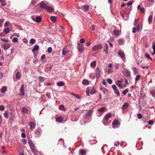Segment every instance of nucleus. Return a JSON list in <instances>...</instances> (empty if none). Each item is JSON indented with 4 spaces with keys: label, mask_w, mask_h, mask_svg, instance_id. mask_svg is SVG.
Masks as SVG:
<instances>
[{
    "label": "nucleus",
    "mask_w": 155,
    "mask_h": 155,
    "mask_svg": "<svg viewBox=\"0 0 155 155\" xmlns=\"http://www.w3.org/2000/svg\"><path fill=\"white\" fill-rule=\"evenodd\" d=\"M42 130L41 128H38L35 130V134L37 137H38L40 136Z\"/></svg>",
    "instance_id": "nucleus-12"
},
{
    "label": "nucleus",
    "mask_w": 155,
    "mask_h": 155,
    "mask_svg": "<svg viewBox=\"0 0 155 155\" xmlns=\"http://www.w3.org/2000/svg\"><path fill=\"white\" fill-rule=\"evenodd\" d=\"M21 137L23 138H25L26 137V134L24 133H22L21 134Z\"/></svg>",
    "instance_id": "nucleus-64"
},
{
    "label": "nucleus",
    "mask_w": 155,
    "mask_h": 155,
    "mask_svg": "<svg viewBox=\"0 0 155 155\" xmlns=\"http://www.w3.org/2000/svg\"><path fill=\"white\" fill-rule=\"evenodd\" d=\"M0 2L1 5L3 6H4L6 4L5 0H0Z\"/></svg>",
    "instance_id": "nucleus-33"
},
{
    "label": "nucleus",
    "mask_w": 155,
    "mask_h": 155,
    "mask_svg": "<svg viewBox=\"0 0 155 155\" xmlns=\"http://www.w3.org/2000/svg\"><path fill=\"white\" fill-rule=\"evenodd\" d=\"M140 75H138L136 76V77L135 79V81H138L140 78Z\"/></svg>",
    "instance_id": "nucleus-53"
},
{
    "label": "nucleus",
    "mask_w": 155,
    "mask_h": 155,
    "mask_svg": "<svg viewBox=\"0 0 155 155\" xmlns=\"http://www.w3.org/2000/svg\"><path fill=\"white\" fill-rule=\"evenodd\" d=\"M105 107H102L99 109V111L100 112H102L105 110Z\"/></svg>",
    "instance_id": "nucleus-48"
},
{
    "label": "nucleus",
    "mask_w": 155,
    "mask_h": 155,
    "mask_svg": "<svg viewBox=\"0 0 155 155\" xmlns=\"http://www.w3.org/2000/svg\"><path fill=\"white\" fill-rule=\"evenodd\" d=\"M72 47V45L70 44L67 45L63 49L62 54L63 55H66L69 52Z\"/></svg>",
    "instance_id": "nucleus-2"
},
{
    "label": "nucleus",
    "mask_w": 155,
    "mask_h": 155,
    "mask_svg": "<svg viewBox=\"0 0 155 155\" xmlns=\"http://www.w3.org/2000/svg\"><path fill=\"white\" fill-rule=\"evenodd\" d=\"M39 49V46L38 45H35L34 46L32 50V51L33 52L34 51H37Z\"/></svg>",
    "instance_id": "nucleus-22"
},
{
    "label": "nucleus",
    "mask_w": 155,
    "mask_h": 155,
    "mask_svg": "<svg viewBox=\"0 0 155 155\" xmlns=\"http://www.w3.org/2000/svg\"><path fill=\"white\" fill-rule=\"evenodd\" d=\"M142 115L140 113H139L137 114V117L138 119H141L142 118Z\"/></svg>",
    "instance_id": "nucleus-59"
},
{
    "label": "nucleus",
    "mask_w": 155,
    "mask_h": 155,
    "mask_svg": "<svg viewBox=\"0 0 155 155\" xmlns=\"http://www.w3.org/2000/svg\"><path fill=\"white\" fill-rule=\"evenodd\" d=\"M29 124L30 126V129L31 130H32L35 128V123L32 122H31L29 123Z\"/></svg>",
    "instance_id": "nucleus-15"
},
{
    "label": "nucleus",
    "mask_w": 155,
    "mask_h": 155,
    "mask_svg": "<svg viewBox=\"0 0 155 155\" xmlns=\"http://www.w3.org/2000/svg\"><path fill=\"white\" fill-rule=\"evenodd\" d=\"M118 43L119 45H122L124 43V40L123 39L121 38L118 40Z\"/></svg>",
    "instance_id": "nucleus-30"
},
{
    "label": "nucleus",
    "mask_w": 155,
    "mask_h": 155,
    "mask_svg": "<svg viewBox=\"0 0 155 155\" xmlns=\"http://www.w3.org/2000/svg\"><path fill=\"white\" fill-rule=\"evenodd\" d=\"M150 94L155 98V89L150 91Z\"/></svg>",
    "instance_id": "nucleus-34"
},
{
    "label": "nucleus",
    "mask_w": 155,
    "mask_h": 155,
    "mask_svg": "<svg viewBox=\"0 0 155 155\" xmlns=\"http://www.w3.org/2000/svg\"><path fill=\"white\" fill-rule=\"evenodd\" d=\"M154 124V121L153 120H150L148 122V124L149 125H153Z\"/></svg>",
    "instance_id": "nucleus-56"
},
{
    "label": "nucleus",
    "mask_w": 155,
    "mask_h": 155,
    "mask_svg": "<svg viewBox=\"0 0 155 155\" xmlns=\"http://www.w3.org/2000/svg\"><path fill=\"white\" fill-rule=\"evenodd\" d=\"M142 29V26H140L139 24H137V28L134 27L133 29L132 32L133 33H135L136 31L137 32H139L140 30Z\"/></svg>",
    "instance_id": "nucleus-6"
},
{
    "label": "nucleus",
    "mask_w": 155,
    "mask_h": 155,
    "mask_svg": "<svg viewBox=\"0 0 155 155\" xmlns=\"http://www.w3.org/2000/svg\"><path fill=\"white\" fill-rule=\"evenodd\" d=\"M104 51L107 54L108 53V44L107 43H105L104 44Z\"/></svg>",
    "instance_id": "nucleus-14"
},
{
    "label": "nucleus",
    "mask_w": 155,
    "mask_h": 155,
    "mask_svg": "<svg viewBox=\"0 0 155 155\" xmlns=\"http://www.w3.org/2000/svg\"><path fill=\"white\" fill-rule=\"evenodd\" d=\"M5 107L4 106L1 105H0V110L3 111L4 110Z\"/></svg>",
    "instance_id": "nucleus-57"
},
{
    "label": "nucleus",
    "mask_w": 155,
    "mask_h": 155,
    "mask_svg": "<svg viewBox=\"0 0 155 155\" xmlns=\"http://www.w3.org/2000/svg\"><path fill=\"white\" fill-rule=\"evenodd\" d=\"M107 83L110 84H112V80L110 78L107 79Z\"/></svg>",
    "instance_id": "nucleus-52"
},
{
    "label": "nucleus",
    "mask_w": 155,
    "mask_h": 155,
    "mask_svg": "<svg viewBox=\"0 0 155 155\" xmlns=\"http://www.w3.org/2000/svg\"><path fill=\"white\" fill-rule=\"evenodd\" d=\"M40 7L41 8L46 9L48 5L44 2H42L40 3Z\"/></svg>",
    "instance_id": "nucleus-13"
},
{
    "label": "nucleus",
    "mask_w": 155,
    "mask_h": 155,
    "mask_svg": "<svg viewBox=\"0 0 155 155\" xmlns=\"http://www.w3.org/2000/svg\"><path fill=\"white\" fill-rule=\"evenodd\" d=\"M96 63L95 61H92L90 64L91 66L93 68H94L96 66Z\"/></svg>",
    "instance_id": "nucleus-44"
},
{
    "label": "nucleus",
    "mask_w": 155,
    "mask_h": 155,
    "mask_svg": "<svg viewBox=\"0 0 155 155\" xmlns=\"http://www.w3.org/2000/svg\"><path fill=\"white\" fill-rule=\"evenodd\" d=\"M10 31V29L8 28H5L4 29L3 31L6 33H8Z\"/></svg>",
    "instance_id": "nucleus-47"
},
{
    "label": "nucleus",
    "mask_w": 155,
    "mask_h": 155,
    "mask_svg": "<svg viewBox=\"0 0 155 155\" xmlns=\"http://www.w3.org/2000/svg\"><path fill=\"white\" fill-rule=\"evenodd\" d=\"M82 83L83 84L87 85L89 84V82L88 80L84 79L82 81Z\"/></svg>",
    "instance_id": "nucleus-39"
},
{
    "label": "nucleus",
    "mask_w": 155,
    "mask_h": 155,
    "mask_svg": "<svg viewBox=\"0 0 155 155\" xmlns=\"http://www.w3.org/2000/svg\"><path fill=\"white\" fill-rule=\"evenodd\" d=\"M102 46L101 44H99L94 46L92 48V51H95L101 49L102 48Z\"/></svg>",
    "instance_id": "nucleus-5"
},
{
    "label": "nucleus",
    "mask_w": 155,
    "mask_h": 155,
    "mask_svg": "<svg viewBox=\"0 0 155 155\" xmlns=\"http://www.w3.org/2000/svg\"><path fill=\"white\" fill-rule=\"evenodd\" d=\"M24 84H22L21 87L20 89V94L19 95L21 96H23L24 94Z\"/></svg>",
    "instance_id": "nucleus-11"
},
{
    "label": "nucleus",
    "mask_w": 155,
    "mask_h": 155,
    "mask_svg": "<svg viewBox=\"0 0 155 155\" xmlns=\"http://www.w3.org/2000/svg\"><path fill=\"white\" fill-rule=\"evenodd\" d=\"M52 48L51 47H49L47 49V52L48 53H51L52 51Z\"/></svg>",
    "instance_id": "nucleus-54"
},
{
    "label": "nucleus",
    "mask_w": 155,
    "mask_h": 155,
    "mask_svg": "<svg viewBox=\"0 0 155 155\" xmlns=\"http://www.w3.org/2000/svg\"><path fill=\"white\" fill-rule=\"evenodd\" d=\"M123 72L124 75L127 77H130L131 75L130 72L128 69L124 70Z\"/></svg>",
    "instance_id": "nucleus-7"
},
{
    "label": "nucleus",
    "mask_w": 155,
    "mask_h": 155,
    "mask_svg": "<svg viewBox=\"0 0 155 155\" xmlns=\"http://www.w3.org/2000/svg\"><path fill=\"white\" fill-rule=\"evenodd\" d=\"M35 42V40L34 38H31L30 40V43L31 44H33Z\"/></svg>",
    "instance_id": "nucleus-49"
},
{
    "label": "nucleus",
    "mask_w": 155,
    "mask_h": 155,
    "mask_svg": "<svg viewBox=\"0 0 155 155\" xmlns=\"http://www.w3.org/2000/svg\"><path fill=\"white\" fill-rule=\"evenodd\" d=\"M55 120L56 121L60 123H62L63 120V118L61 116L56 118Z\"/></svg>",
    "instance_id": "nucleus-16"
},
{
    "label": "nucleus",
    "mask_w": 155,
    "mask_h": 155,
    "mask_svg": "<svg viewBox=\"0 0 155 155\" xmlns=\"http://www.w3.org/2000/svg\"><path fill=\"white\" fill-rule=\"evenodd\" d=\"M82 8L84 11L86 12L88 11L89 8V7L88 5H86L83 6Z\"/></svg>",
    "instance_id": "nucleus-25"
},
{
    "label": "nucleus",
    "mask_w": 155,
    "mask_h": 155,
    "mask_svg": "<svg viewBox=\"0 0 155 155\" xmlns=\"http://www.w3.org/2000/svg\"><path fill=\"white\" fill-rule=\"evenodd\" d=\"M93 111V110H89L86 114L85 116L87 117H90L92 115Z\"/></svg>",
    "instance_id": "nucleus-23"
},
{
    "label": "nucleus",
    "mask_w": 155,
    "mask_h": 155,
    "mask_svg": "<svg viewBox=\"0 0 155 155\" xmlns=\"http://www.w3.org/2000/svg\"><path fill=\"white\" fill-rule=\"evenodd\" d=\"M115 83L120 88H123V84L120 83H119L118 81H116L115 82Z\"/></svg>",
    "instance_id": "nucleus-26"
},
{
    "label": "nucleus",
    "mask_w": 155,
    "mask_h": 155,
    "mask_svg": "<svg viewBox=\"0 0 155 155\" xmlns=\"http://www.w3.org/2000/svg\"><path fill=\"white\" fill-rule=\"evenodd\" d=\"M118 55L124 61L126 58V56L124 53L121 51H120L118 52Z\"/></svg>",
    "instance_id": "nucleus-4"
},
{
    "label": "nucleus",
    "mask_w": 155,
    "mask_h": 155,
    "mask_svg": "<svg viewBox=\"0 0 155 155\" xmlns=\"http://www.w3.org/2000/svg\"><path fill=\"white\" fill-rule=\"evenodd\" d=\"M2 40L3 42H8L9 41L8 39H6L4 38H2Z\"/></svg>",
    "instance_id": "nucleus-62"
},
{
    "label": "nucleus",
    "mask_w": 155,
    "mask_h": 155,
    "mask_svg": "<svg viewBox=\"0 0 155 155\" xmlns=\"http://www.w3.org/2000/svg\"><path fill=\"white\" fill-rule=\"evenodd\" d=\"M65 83L63 81H60L57 83V85L58 86H62L64 85Z\"/></svg>",
    "instance_id": "nucleus-29"
},
{
    "label": "nucleus",
    "mask_w": 155,
    "mask_h": 155,
    "mask_svg": "<svg viewBox=\"0 0 155 155\" xmlns=\"http://www.w3.org/2000/svg\"><path fill=\"white\" fill-rule=\"evenodd\" d=\"M95 89L94 87H93L90 91V94H93L95 93Z\"/></svg>",
    "instance_id": "nucleus-46"
},
{
    "label": "nucleus",
    "mask_w": 155,
    "mask_h": 155,
    "mask_svg": "<svg viewBox=\"0 0 155 155\" xmlns=\"http://www.w3.org/2000/svg\"><path fill=\"white\" fill-rule=\"evenodd\" d=\"M86 153L85 150L81 149L79 150V155H86Z\"/></svg>",
    "instance_id": "nucleus-17"
},
{
    "label": "nucleus",
    "mask_w": 155,
    "mask_h": 155,
    "mask_svg": "<svg viewBox=\"0 0 155 155\" xmlns=\"http://www.w3.org/2000/svg\"><path fill=\"white\" fill-rule=\"evenodd\" d=\"M59 109L61 110L65 111L66 109L64 108V106L63 105H61L59 106Z\"/></svg>",
    "instance_id": "nucleus-42"
},
{
    "label": "nucleus",
    "mask_w": 155,
    "mask_h": 155,
    "mask_svg": "<svg viewBox=\"0 0 155 155\" xmlns=\"http://www.w3.org/2000/svg\"><path fill=\"white\" fill-rule=\"evenodd\" d=\"M145 57L148 59H150L151 60H152V58L150 57L149 54L148 53H146L145 54Z\"/></svg>",
    "instance_id": "nucleus-50"
},
{
    "label": "nucleus",
    "mask_w": 155,
    "mask_h": 155,
    "mask_svg": "<svg viewBox=\"0 0 155 155\" xmlns=\"http://www.w3.org/2000/svg\"><path fill=\"white\" fill-rule=\"evenodd\" d=\"M2 45L4 46V48L5 50L8 49L10 46V44L9 43H5L3 44Z\"/></svg>",
    "instance_id": "nucleus-18"
},
{
    "label": "nucleus",
    "mask_w": 155,
    "mask_h": 155,
    "mask_svg": "<svg viewBox=\"0 0 155 155\" xmlns=\"http://www.w3.org/2000/svg\"><path fill=\"white\" fill-rule=\"evenodd\" d=\"M114 34L116 36H118L120 35L119 31L118 30H114L113 31Z\"/></svg>",
    "instance_id": "nucleus-38"
},
{
    "label": "nucleus",
    "mask_w": 155,
    "mask_h": 155,
    "mask_svg": "<svg viewBox=\"0 0 155 155\" xmlns=\"http://www.w3.org/2000/svg\"><path fill=\"white\" fill-rule=\"evenodd\" d=\"M85 42V39L84 38H82L80 39V42L81 44L84 43Z\"/></svg>",
    "instance_id": "nucleus-51"
},
{
    "label": "nucleus",
    "mask_w": 155,
    "mask_h": 155,
    "mask_svg": "<svg viewBox=\"0 0 155 155\" xmlns=\"http://www.w3.org/2000/svg\"><path fill=\"white\" fill-rule=\"evenodd\" d=\"M7 90V87L6 86H3L1 89V91L2 93H5Z\"/></svg>",
    "instance_id": "nucleus-21"
},
{
    "label": "nucleus",
    "mask_w": 155,
    "mask_h": 155,
    "mask_svg": "<svg viewBox=\"0 0 155 155\" xmlns=\"http://www.w3.org/2000/svg\"><path fill=\"white\" fill-rule=\"evenodd\" d=\"M111 114L110 112L105 115L102 121L104 125L107 126L110 124V123L108 122V121L109 118L111 117Z\"/></svg>",
    "instance_id": "nucleus-1"
},
{
    "label": "nucleus",
    "mask_w": 155,
    "mask_h": 155,
    "mask_svg": "<svg viewBox=\"0 0 155 155\" xmlns=\"http://www.w3.org/2000/svg\"><path fill=\"white\" fill-rule=\"evenodd\" d=\"M28 111V110L25 107H23L21 109V111L24 114H27Z\"/></svg>",
    "instance_id": "nucleus-27"
},
{
    "label": "nucleus",
    "mask_w": 155,
    "mask_h": 155,
    "mask_svg": "<svg viewBox=\"0 0 155 155\" xmlns=\"http://www.w3.org/2000/svg\"><path fill=\"white\" fill-rule=\"evenodd\" d=\"M46 10L49 12H52L54 10L53 8L50 6H48V5L47 6V8H46Z\"/></svg>",
    "instance_id": "nucleus-20"
},
{
    "label": "nucleus",
    "mask_w": 155,
    "mask_h": 155,
    "mask_svg": "<svg viewBox=\"0 0 155 155\" xmlns=\"http://www.w3.org/2000/svg\"><path fill=\"white\" fill-rule=\"evenodd\" d=\"M118 123L119 122L117 120H114L112 124L113 126H116L118 125Z\"/></svg>",
    "instance_id": "nucleus-40"
},
{
    "label": "nucleus",
    "mask_w": 155,
    "mask_h": 155,
    "mask_svg": "<svg viewBox=\"0 0 155 155\" xmlns=\"http://www.w3.org/2000/svg\"><path fill=\"white\" fill-rule=\"evenodd\" d=\"M50 19L52 21L55 22H56V18L55 16H52L50 17Z\"/></svg>",
    "instance_id": "nucleus-37"
},
{
    "label": "nucleus",
    "mask_w": 155,
    "mask_h": 155,
    "mask_svg": "<svg viewBox=\"0 0 155 155\" xmlns=\"http://www.w3.org/2000/svg\"><path fill=\"white\" fill-rule=\"evenodd\" d=\"M129 91V90L128 88H126L125 90H123L122 91V93L124 95H126L127 93Z\"/></svg>",
    "instance_id": "nucleus-45"
},
{
    "label": "nucleus",
    "mask_w": 155,
    "mask_h": 155,
    "mask_svg": "<svg viewBox=\"0 0 155 155\" xmlns=\"http://www.w3.org/2000/svg\"><path fill=\"white\" fill-rule=\"evenodd\" d=\"M120 144L119 142L118 141H117L116 143H114V146L116 147H118Z\"/></svg>",
    "instance_id": "nucleus-60"
},
{
    "label": "nucleus",
    "mask_w": 155,
    "mask_h": 155,
    "mask_svg": "<svg viewBox=\"0 0 155 155\" xmlns=\"http://www.w3.org/2000/svg\"><path fill=\"white\" fill-rule=\"evenodd\" d=\"M21 76V74L18 72H17L16 74V78L18 79H19Z\"/></svg>",
    "instance_id": "nucleus-32"
},
{
    "label": "nucleus",
    "mask_w": 155,
    "mask_h": 155,
    "mask_svg": "<svg viewBox=\"0 0 155 155\" xmlns=\"http://www.w3.org/2000/svg\"><path fill=\"white\" fill-rule=\"evenodd\" d=\"M95 73L96 77L98 78L100 77V70L98 68H96L95 70Z\"/></svg>",
    "instance_id": "nucleus-9"
},
{
    "label": "nucleus",
    "mask_w": 155,
    "mask_h": 155,
    "mask_svg": "<svg viewBox=\"0 0 155 155\" xmlns=\"http://www.w3.org/2000/svg\"><path fill=\"white\" fill-rule=\"evenodd\" d=\"M133 1H131L130 2H129L128 3H127V6H130L132 5L133 3Z\"/></svg>",
    "instance_id": "nucleus-63"
},
{
    "label": "nucleus",
    "mask_w": 155,
    "mask_h": 155,
    "mask_svg": "<svg viewBox=\"0 0 155 155\" xmlns=\"http://www.w3.org/2000/svg\"><path fill=\"white\" fill-rule=\"evenodd\" d=\"M112 87L114 91V93L117 95L118 97H119L120 96V92L117 89L116 86L114 84L112 86Z\"/></svg>",
    "instance_id": "nucleus-3"
},
{
    "label": "nucleus",
    "mask_w": 155,
    "mask_h": 155,
    "mask_svg": "<svg viewBox=\"0 0 155 155\" xmlns=\"http://www.w3.org/2000/svg\"><path fill=\"white\" fill-rule=\"evenodd\" d=\"M153 19V16L152 15H150L148 18V21L149 24H150L152 22Z\"/></svg>",
    "instance_id": "nucleus-35"
},
{
    "label": "nucleus",
    "mask_w": 155,
    "mask_h": 155,
    "mask_svg": "<svg viewBox=\"0 0 155 155\" xmlns=\"http://www.w3.org/2000/svg\"><path fill=\"white\" fill-rule=\"evenodd\" d=\"M31 18L33 21L37 23H39L41 21V16H37L35 19L34 18L33 16H32Z\"/></svg>",
    "instance_id": "nucleus-8"
},
{
    "label": "nucleus",
    "mask_w": 155,
    "mask_h": 155,
    "mask_svg": "<svg viewBox=\"0 0 155 155\" xmlns=\"http://www.w3.org/2000/svg\"><path fill=\"white\" fill-rule=\"evenodd\" d=\"M22 143L24 144H26L27 143V140L25 139H22Z\"/></svg>",
    "instance_id": "nucleus-61"
},
{
    "label": "nucleus",
    "mask_w": 155,
    "mask_h": 155,
    "mask_svg": "<svg viewBox=\"0 0 155 155\" xmlns=\"http://www.w3.org/2000/svg\"><path fill=\"white\" fill-rule=\"evenodd\" d=\"M30 146L32 151L35 152L36 151V148L34 143H32Z\"/></svg>",
    "instance_id": "nucleus-19"
},
{
    "label": "nucleus",
    "mask_w": 155,
    "mask_h": 155,
    "mask_svg": "<svg viewBox=\"0 0 155 155\" xmlns=\"http://www.w3.org/2000/svg\"><path fill=\"white\" fill-rule=\"evenodd\" d=\"M153 53L152 54V55H153L155 54V43L153 45Z\"/></svg>",
    "instance_id": "nucleus-58"
},
{
    "label": "nucleus",
    "mask_w": 155,
    "mask_h": 155,
    "mask_svg": "<svg viewBox=\"0 0 155 155\" xmlns=\"http://www.w3.org/2000/svg\"><path fill=\"white\" fill-rule=\"evenodd\" d=\"M138 10H140V11L143 13H144L145 12V10L143 7L141 8V6L140 5H139L137 8Z\"/></svg>",
    "instance_id": "nucleus-24"
},
{
    "label": "nucleus",
    "mask_w": 155,
    "mask_h": 155,
    "mask_svg": "<svg viewBox=\"0 0 155 155\" xmlns=\"http://www.w3.org/2000/svg\"><path fill=\"white\" fill-rule=\"evenodd\" d=\"M129 104L127 103H125L122 106L123 109H125L129 107Z\"/></svg>",
    "instance_id": "nucleus-31"
},
{
    "label": "nucleus",
    "mask_w": 155,
    "mask_h": 155,
    "mask_svg": "<svg viewBox=\"0 0 155 155\" xmlns=\"http://www.w3.org/2000/svg\"><path fill=\"white\" fill-rule=\"evenodd\" d=\"M84 48V47L82 45H81L80 43H78V51L81 54L82 53L83 51Z\"/></svg>",
    "instance_id": "nucleus-10"
},
{
    "label": "nucleus",
    "mask_w": 155,
    "mask_h": 155,
    "mask_svg": "<svg viewBox=\"0 0 155 155\" xmlns=\"http://www.w3.org/2000/svg\"><path fill=\"white\" fill-rule=\"evenodd\" d=\"M8 111L7 110L5 111L4 113V117L7 119L8 118Z\"/></svg>",
    "instance_id": "nucleus-41"
},
{
    "label": "nucleus",
    "mask_w": 155,
    "mask_h": 155,
    "mask_svg": "<svg viewBox=\"0 0 155 155\" xmlns=\"http://www.w3.org/2000/svg\"><path fill=\"white\" fill-rule=\"evenodd\" d=\"M38 79L39 80V82H42L44 81L45 80V78L42 77V76H39L38 77Z\"/></svg>",
    "instance_id": "nucleus-28"
},
{
    "label": "nucleus",
    "mask_w": 155,
    "mask_h": 155,
    "mask_svg": "<svg viewBox=\"0 0 155 155\" xmlns=\"http://www.w3.org/2000/svg\"><path fill=\"white\" fill-rule=\"evenodd\" d=\"M132 69L134 72V74L136 75L138 73L137 69L135 67H133L132 68Z\"/></svg>",
    "instance_id": "nucleus-36"
},
{
    "label": "nucleus",
    "mask_w": 155,
    "mask_h": 155,
    "mask_svg": "<svg viewBox=\"0 0 155 155\" xmlns=\"http://www.w3.org/2000/svg\"><path fill=\"white\" fill-rule=\"evenodd\" d=\"M12 41L14 42H17L18 41V39L17 38L14 37L12 39Z\"/></svg>",
    "instance_id": "nucleus-55"
},
{
    "label": "nucleus",
    "mask_w": 155,
    "mask_h": 155,
    "mask_svg": "<svg viewBox=\"0 0 155 155\" xmlns=\"http://www.w3.org/2000/svg\"><path fill=\"white\" fill-rule=\"evenodd\" d=\"M39 0H32L31 5H34Z\"/></svg>",
    "instance_id": "nucleus-43"
}]
</instances>
